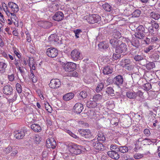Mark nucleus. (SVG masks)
Wrapping results in <instances>:
<instances>
[{"label":"nucleus","instance_id":"nucleus-1","mask_svg":"<svg viewBox=\"0 0 160 160\" xmlns=\"http://www.w3.org/2000/svg\"><path fill=\"white\" fill-rule=\"evenodd\" d=\"M68 147L70 152L76 155L80 154L84 149L82 146L74 143L69 144Z\"/></svg>","mask_w":160,"mask_h":160},{"label":"nucleus","instance_id":"nucleus-2","mask_svg":"<svg viewBox=\"0 0 160 160\" xmlns=\"http://www.w3.org/2000/svg\"><path fill=\"white\" fill-rule=\"evenodd\" d=\"M84 19L90 24H94L99 23L101 20V17L99 15L96 14H89L84 17Z\"/></svg>","mask_w":160,"mask_h":160},{"label":"nucleus","instance_id":"nucleus-3","mask_svg":"<svg viewBox=\"0 0 160 160\" xmlns=\"http://www.w3.org/2000/svg\"><path fill=\"white\" fill-rule=\"evenodd\" d=\"M27 130L25 129H21L14 132L13 134L14 138L18 140L22 139L25 135Z\"/></svg>","mask_w":160,"mask_h":160},{"label":"nucleus","instance_id":"nucleus-4","mask_svg":"<svg viewBox=\"0 0 160 160\" xmlns=\"http://www.w3.org/2000/svg\"><path fill=\"white\" fill-rule=\"evenodd\" d=\"M63 68L66 72H71L76 69V65L73 62H68L63 65Z\"/></svg>","mask_w":160,"mask_h":160},{"label":"nucleus","instance_id":"nucleus-5","mask_svg":"<svg viewBox=\"0 0 160 160\" xmlns=\"http://www.w3.org/2000/svg\"><path fill=\"white\" fill-rule=\"evenodd\" d=\"M71 58L74 61L80 60L82 59L80 52L76 49L73 50L71 53Z\"/></svg>","mask_w":160,"mask_h":160},{"label":"nucleus","instance_id":"nucleus-6","mask_svg":"<svg viewBox=\"0 0 160 160\" xmlns=\"http://www.w3.org/2000/svg\"><path fill=\"white\" fill-rule=\"evenodd\" d=\"M46 54L49 57L54 58L58 54V50L56 48L51 47L47 49Z\"/></svg>","mask_w":160,"mask_h":160},{"label":"nucleus","instance_id":"nucleus-7","mask_svg":"<svg viewBox=\"0 0 160 160\" xmlns=\"http://www.w3.org/2000/svg\"><path fill=\"white\" fill-rule=\"evenodd\" d=\"M91 143L93 147L96 149L100 151H103L104 150L105 147L103 144L98 141H97L96 139L92 140Z\"/></svg>","mask_w":160,"mask_h":160},{"label":"nucleus","instance_id":"nucleus-8","mask_svg":"<svg viewBox=\"0 0 160 160\" xmlns=\"http://www.w3.org/2000/svg\"><path fill=\"white\" fill-rule=\"evenodd\" d=\"M127 46L125 43L122 42L119 43L115 49L116 53H121L125 52L127 51Z\"/></svg>","mask_w":160,"mask_h":160},{"label":"nucleus","instance_id":"nucleus-9","mask_svg":"<svg viewBox=\"0 0 160 160\" xmlns=\"http://www.w3.org/2000/svg\"><path fill=\"white\" fill-rule=\"evenodd\" d=\"M61 85V82L58 79H52L49 84V87L53 89H57Z\"/></svg>","mask_w":160,"mask_h":160},{"label":"nucleus","instance_id":"nucleus-10","mask_svg":"<svg viewBox=\"0 0 160 160\" xmlns=\"http://www.w3.org/2000/svg\"><path fill=\"white\" fill-rule=\"evenodd\" d=\"M123 82V77L121 75H118L113 78V83L118 88H120Z\"/></svg>","mask_w":160,"mask_h":160},{"label":"nucleus","instance_id":"nucleus-11","mask_svg":"<svg viewBox=\"0 0 160 160\" xmlns=\"http://www.w3.org/2000/svg\"><path fill=\"white\" fill-rule=\"evenodd\" d=\"M64 15L63 12L60 11L56 12L52 16V18L54 20L59 22L63 20Z\"/></svg>","mask_w":160,"mask_h":160},{"label":"nucleus","instance_id":"nucleus-12","mask_svg":"<svg viewBox=\"0 0 160 160\" xmlns=\"http://www.w3.org/2000/svg\"><path fill=\"white\" fill-rule=\"evenodd\" d=\"M79 132L82 137L85 138H90L92 137V135L90 130L88 129H80Z\"/></svg>","mask_w":160,"mask_h":160},{"label":"nucleus","instance_id":"nucleus-13","mask_svg":"<svg viewBox=\"0 0 160 160\" xmlns=\"http://www.w3.org/2000/svg\"><path fill=\"white\" fill-rule=\"evenodd\" d=\"M135 38L131 42L132 45L138 48L140 46L139 39H140V34L139 32L135 33L134 34Z\"/></svg>","mask_w":160,"mask_h":160},{"label":"nucleus","instance_id":"nucleus-14","mask_svg":"<svg viewBox=\"0 0 160 160\" xmlns=\"http://www.w3.org/2000/svg\"><path fill=\"white\" fill-rule=\"evenodd\" d=\"M47 147L48 148L54 149L56 146V142L53 138H48L46 141Z\"/></svg>","mask_w":160,"mask_h":160},{"label":"nucleus","instance_id":"nucleus-15","mask_svg":"<svg viewBox=\"0 0 160 160\" xmlns=\"http://www.w3.org/2000/svg\"><path fill=\"white\" fill-rule=\"evenodd\" d=\"M2 91L3 93L6 95H10L12 93V87L9 85H6L3 87Z\"/></svg>","mask_w":160,"mask_h":160},{"label":"nucleus","instance_id":"nucleus-16","mask_svg":"<svg viewBox=\"0 0 160 160\" xmlns=\"http://www.w3.org/2000/svg\"><path fill=\"white\" fill-rule=\"evenodd\" d=\"M83 109V105L80 103H76L73 107L74 111L78 114L81 113Z\"/></svg>","mask_w":160,"mask_h":160},{"label":"nucleus","instance_id":"nucleus-17","mask_svg":"<svg viewBox=\"0 0 160 160\" xmlns=\"http://www.w3.org/2000/svg\"><path fill=\"white\" fill-rule=\"evenodd\" d=\"M8 5L12 12H17L19 10L18 6L15 3L12 2H8Z\"/></svg>","mask_w":160,"mask_h":160},{"label":"nucleus","instance_id":"nucleus-18","mask_svg":"<svg viewBox=\"0 0 160 160\" xmlns=\"http://www.w3.org/2000/svg\"><path fill=\"white\" fill-rule=\"evenodd\" d=\"M107 86V85H106V82L104 81H101L98 82L96 88V91L98 93L101 91L103 88Z\"/></svg>","mask_w":160,"mask_h":160},{"label":"nucleus","instance_id":"nucleus-19","mask_svg":"<svg viewBox=\"0 0 160 160\" xmlns=\"http://www.w3.org/2000/svg\"><path fill=\"white\" fill-rule=\"evenodd\" d=\"M108 156L112 158L118 160L120 157L118 153V152L116 151H108L107 152Z\"/></svg>","mask_w":160,"mask_h":160},{"label":"nucleus","instance_id":"nucleus-20","mask_svg":"<svg viewBox=\"0 0 160 160\" xmlns=\"http://www.w3.org/2000/svg\"><path fill=\"white\" fill-rule=\"evenodd\" d=\"M121 42L120 40L115 38H111L109 42L113 48H116L119 43Z\"/></svg>","mask_w":160,"mask_h":160},{"label":"nucleus","instance_id":"nucleus-21","mask_svg":"<svg viewBox=\"0 0 160 160\" xmlns=\"http://www.w3.org/2000/svg\"><path fill=\"white\" fill-rule=\"evenodd\" d=\"M146 33H142L141 34V42L143 44H148L150 43V39L145 37Z\"/></svg>","mask_w":160,"mask_h":160},{"label":"nucleus","instance_id":"nucleus-22","mask_svg":"<svg viewBox=\"0 0 160 160\" xmlns=\"http://www.w3.org/2000/svg\"><path fill=\"white\" fill-rule=\"evenodd\" d=\"M121 37V33L116 29L114 30L112 32L111 38H115L118 40Z\"/></svg>","mask_w":160,"mask_h":160},{"label":"nucleus","instance_id":"nucleus-23","mask_svg":"<svg viewBox=\"0 0 160 160\" xmlns=\"http://www.w3.org/2000/svg\"><path fill=\"white\" fill-rule=\"evenodd\" d=\"M141 80H142V82H144L145 83L143 84V87L142 88L144 90L148 91L151 88V84L148 83H147V81H146V80L143 78H142L141 79Z\"/></svg>","mask_w":160,"mask_h":160},{"label":"nucleus","instance_id":"nucleus-24","mask_svg":"<svg viewBox=\"0 0 160 160\" xmlns=\"http://www.w3.org/2000/svg\"><path fill=\"white\" fill-rule=\"evenodd\" d=\"M31 128L35 132H40L41 130L40 126L38 124L34 123L31 125Z\"/></svg>","mask_w":160,"mask_h":160},{"label":"nucleus","instance_id":"nucleus-25","mask_svg":"<svg viewBox=\"0 0 160 160\" xmlns=\"http://www.w3.org/2000/svg\"><path fill=\"white\" fill-rule=\"evenodd\" d=\"M98 46L99 48L102 51L105 50L108 47V45L105 42H100L98 44Z\"/></svg>","mask_w":160,"mask_h":160},{"label":"nucleus","instance_id":"nucleus-26","mask_svg":"<svg viewBox=\"0 0 160 160\" xmlns=\"http://www.w3.org/2000/svg\"><path fill=\"white\" fill-rule=\"evenodd\" d=\"M58 37L56 34H52L49 36L48 38L49 42H58Z\"/></svg>","mask_w":160,"mask_h":160},{"label":"nucleus","instance_id":"nucleus-27","mask_svg":"<svg viewBox=\"0 0 160 160\" xmlns=\"http://www.w3.org/2000/svg\"><path fill=\"white\" fill-rule=\"evenodd\" d=\"M74 97V94L73 93L70 92L68 93L63 97V99L65 101H68L72 99Z\"/></svg>","mask_w":160,"mask_h":160},{"label":"nucleus","instance_id":"nucleus-28","mask_svg":"<svg viewBox=\"0 0 160 160\" xmlns=\"http://www.w3.org/2000/svg\"><path fill=\"white\" fill-rule=\"evenodd\" d=\"M97 106V103L93 100L88 101L87 103V106L89 108H93L96 107Z\"/></svg>","mask_w":160,"mask_h":160},{"label":"nucleus","instance_id":"nucleus-29","mask_svg":"<svg viewBox=\"0 0 160 160\" xmlns=\"http://www.w3.org/2000/svg\"><path fill=\"white\" fill-rule=\"evenodd\" d=\"M7 67V64L3 62H0V73H4L5 72Z\"/></svg>","mask_w":160,"mask_h":160},{"label":"nucleus","instance_id":"nucleus-30","mask_svg":"<svg viewBox=\"0 0 160 160\" xmlns=\"http://www.w3.org/2000/svg\"><path fill=\"white\" fill-rule=\"evenodd\" d=\"M102 7L104 10L107 12H110L112 9V8L108 3L103 4Z\"/></svg>","mask_w":160,"mask_h":160},{"label":"nucleus","instance_id":"nucleus-31","mask_svg":"<svg viewBox=\"0 0 160 160\" xmlns=\"http://www.w3.org/2000/svg\"><path fill=\"white\" fill-rule=\"evenodd\" d=\"M150 16L152 18L156 20H158L160 18V14L156 12H151Z\"/></svg>","mask_w":160,"mask_h":160},{"label":"nucleus","instance_id":"nucleus-32","mask_svg":"<svg viewBox=\"0 0 160 160\" xmlns=\"http://www.w3.org/2000/svg\"><path fill=\"white\" fill-rule=\"evenodd\" d=\"M103 74L105 75H108L111 73L112 72V70L109 66L105 67L103 70Z\"/></svg>","mask_w":160,"mask_h":160},{"label":"nucleus","instance_id":"nucleus-33","mask_svg":"<svg viewBox=\"0 0 160 160\" xmlns=\"http://www.w3.org/2000/svg\"><path fill=\"white\" fill-rule=\"evenodd\" d=\"M128 148L125 146H119L118 151L122 153H125L128 152Z\"/></svg>","mask_w":160,"mask_h":160},{"label":"nucleus","instance_id":"nucleus-34","mask_svg":"<svg viewBox=\"0 0 160 160\" xmlns=\"http://www.w3.org/2000/svg\"><path fill=\"white\" fill-rule=\"evenodd\" d=\"M106 92L108 95L112 96H114L115 94L114 93V90L113 88L111 87H108L106 91Z\"/></svg>","mask_w":160,"mask_h":160},{"label":"nucleus","instance_id":"nucleus-35","mask_svg":"<svg viewBox=\"0 0 160 160\" xmlns=\"http://www.w3.org/2000/svg\"><path fill=\"white\" fill-rule=\"evenodd\" d=\"M126 96L127 97L130 99H133L136 97V94L134 92L128 91L126 93Z\"/></svg>","mask_w":160,"mask_h":160},{"label":"nucleus","instance_id":"nucleus-36","mask_svg":"<svg viewBox=\"0 0 160 160\" xmlns=\"http://www.w3.org/2000/svg\"><path fill=\"white\" fill-rule=\"evenodd\" d=\"M139 139H138L136 143H135V147L133 149V150L136 152H138L140 149V144L139 143Z\"/></svg>","mask_w":160,"mask_h":160},{"label":"nucleus","instance_id":"nucleus-37","mask_svg":"<svg viewBox=\"0 0 160 160\" xmlns=\"http://www.w3.org/2000/svg\"><path fill=\"white\" fill-rule=\"evenodd\" d=\"M78 123L80 127L83 128H87L89 126V124L87 122H85L82 121H80L78 122Z\"/></svg>","mask_w":160,"mask_h":160},{"label":"nucleus","instance_id":"nucleus-38","mask_svg":"<svg viewBox=\"0 0 160 160\" xmlns=\"http://www.w3.org/2000/svg\"><path fill=\"white\" fill-rule=\"evenodd\" d=\"M98 137L97 138L98 140V141H105L106 140L103 134L102 133L101 134H99L98 135Z\"/></svg>","mask_w":160,"mask_h":160},{"label":"nucleus","instance_id":"nucleus-39","mask_svg":"<svg viewBox=\"0 0 160 160\" xmlns=\"http://www.w3.org/2000/svg\"><path fill=\"white\" fill-rule=\"evenodd\" d=\"M102 98V96L99 94H97L94 95L92 98V100L96 102L97 101L100 100Z\"/></svg>","mask_w":160,"mask_h":160},{"label":"nucleus","instance_id":"nucleus-40","mask_svg":"<svg viewBox=\"0 0 160 160\" xmlns=\"http://www.w3.org/2000/svg\"><path fill=\"white\" fill-rule=\"evenodd\" d=\"M145 66L148 69L150 70L154 68L155 65L154 62H151L147 64Z\"/></svg>","mask_w":160,"mask_h":160},{"label":"nucleus","instance_id":"nucleus-41","mask_svg":"<svg viewBox=\"0 0 160 160\" xmlns=\"http://www.w3.org/2000/svg\"><path fill=\"white\" fill-rule=\"evenodd\" d=\"M110 151L118 152V151L119 147L118 148V146L116 144H112L110 146Z\"/></svg>","mask_w":160,"mask_h":160},{"label":"nucleus","instance_id":"nucleus-42","mask_svg":"<svg viewBox=\"0 0 160 160\" xmlns=\"http://www.w3.org/2000/svg\"><path fill=\"white\" fill-rule=\"evenodd\" d=\"M79 95L81 96L82 98L84 99L87 97L88 93L86 91L83 90L80 92L79 93Z\"/></svg>","mask_w":160,"mask_h":160},{"label":"nucleus","instance_id":"nucleus-43","mask_svg":"<svg viewBox=\"0 0 160 160\" xmlns=\"http://www.w3.org/2000/svg\"><path fill=\"white\" fill-rule=\"evenodd\" d=\"M12 150V148L9 146L7 148H4L3 149V152L6 154L10 153Z\"/></svg>","mask_w":160,"mask_h":160},{"label":"nucleus","instance_id":"nucleus-44","mask_svg":"<svg viewBox=\"0 0 160 160\" xmlns=\"http://www.w3.org/2000/svg\"><path fill=\"white\" fill-rule=\"evenodd\" d=\"M16 90L18 93H20L22 92V87L21 85L17 83L16 85Z\"/></svg>","mask_w":160,"mask_h":160},{"label":"nucleus","instance_id":"nucleus-45","mask_svg":"<svg viewBox=\"0 0 160 160\" xmlns=\"http://www.w3.org/2000/svg\"><path fill=\"white\" fill-rule=\"evenodd\" d=\"M64 131L66 132L70 136L73 138H74L76 139L78 138V137L76 135L73 133L69 130L65 129Z\"/></svg>","mask_w":160,"mask_h":160},{"label":"nucleus","instance_id":"nucleus-46","mask_svg":"<svg viewBox=\"0 0 160 160\" xmlns=\"http://www.w3.org/2000/svg\"><path fill=\"white\" fill-rule=\"evenodd\" d=\"M45 106L46 110L49 112H51L52 111V109L51 107L49 105L48 103H47L45 104Z\"/></svg>","mask_w":160,"mask_h":160},{"label":"nucleus","instance_id":"nucleus-47","mask_svg":"<svg viewBox=\"0 0 160 160\" xmlns=\"http://www.w3.org/2000/svg\"><path fill=\"white\" fill-rule=\"evenodd\" d=\"M73 32L75 33L76 38H77L79 37V34L82 32V30L81 29H77L74 30Z\"/></svg>","mask_w":160,"mask_h":160},{"label":"nucleus","instance_id":"nucleus-48","mask_svg":"<svg viewBox=\"0 0 160 160\" xmlns=\"http://www.w3.org/2000/svg\"><path fill=\"white\" fill-rule=\"evenodd\" d=\"M121 57V55L120 53H117V54L113 53L112 55V59L113 60H117L119 58Z\"/></svg>","mask_w":160,"mask_h":160},{"label":"nucleus","instance_id":"nucleus-49","mask_svg":"<svg viewBox=\"0 0 160 160\" xmlns=\"http://www.w3.org/2000/svg\"><path fill=\"white\" fill-rule=\"evenodd\" d=\"M133 15L135 17H139L140 16V11L138 10H135L133 13Z\"/></svg>","mask_w":160,"mask_h":160},{"label":"nucleus","instance_id":"nucleus-50","mask_svg":"<svg viewBox=\"0 0 160 160\" xmlns=\"http://www.w3.org/2000/svg\"><path fill=\"white\" fill-rule=\"evenodd\" d=\"M35 142L37 143H39L40 141V138L38 135H36L34 137Z\"/></svg>","mask_w":160,"mask_h":160},{"label":"nucleus","instance_id":"nucleus-51","mask_svg":"<svg viewBox=\"0 0 160 160\" xmlns=\"http://www.w3.org/2000/svg\"><path fill=\"white\" fill-rule=\"evenodd\" d=\"M113 83V79L112 80L110 78H108L106 81V85H109Z\"/></svg>","mask_w":160,"mask_h":160},{"label":"nucleus","instance_id":"nucleus-52","mask_svg":"<svg viewBox=\"0 0 160 160\" xmlns=\"http://www.w3.org/2000/svg\"><path fill=\"white\" fill-rule=\"evenodd\" d=\"M8 78L9 80L11 82H12L14 80V76L13 74L8 75Z\"/></svg>","mask_w":160,"mask_h":160},{"label":"nucleus","instance_id":"nucleus-53","mask_svg":"<svg viewBox=\"0 0 160 160\" xmlns=\"http://www.w3.org/2000/svg\"><path fill=\"white\" fill-rule=\"evenodd\" d=\"M152 28H154L156 29L159 28V25L156 22L154 23H152Z\"/></svg>","mask_w":160,"mask_h":160},{"label":"nucleus","instance_id":"nucleus-54","mask_svg":"<svg viewBox=\"0 0 160 160\" xmlns=\"http://www.w3.org/2000/svg\"><path fill=\"white\" fill-rule=\"evenodd\" d=\"M14 52V54L18 58H21V55L18 50H15Z\"/></svg>","mask_w":160,"mask_h":160},{"label":"nucleus","instance_id":"nucleus-55","mask_svg":"<svg viewBox=\"0 0 160 160\" xmlns=\"http://www.w3.org/2000/svg\"><path fill=\"white\" fill-rule=\"evenodd\" d=\"M18 96V95L17 93H15L14 96L10 100V102H13L16 100L17 99V97Z\"/></svg>","mask_w":160,"mask_h":160},{"label":"nucleus","instance_id":"nucleus-56","mask_svg":"<svg viewBox=\"0 0 160 160\" xmlns=\"http://www.w3.org/2000/svg\"><path fill=\"white\" fill-rule=\"evenodd\" d=\"M153 46H150L148 48H147L145 50V51L146 52L148 53L153 48Z\"/></svg>","mask_w":160,"mask_h":160},{"label":"nucleus","instance_id":"nucleus-57","mask_svg":"<svg viewBox=\"0 0 160 160\" xmlns=\"http://www.w3.org/2000/svg\"><path fill=\"white\" fill-rule=\"evenodd\" d=\"M72 72L70 73V76H73L74 77H77L78 75V74L77 72H76V71H73Z\"/></svg>","mask_w":160,"mask_h":160},{"label":"nucleus","instance_id":"nucleus-58","mask_svg":"<svg viewBox=\"0 0 160 160\" xmlns=\"http://www.w3.org/2000/svg\"><path fill=\"white\" fill-rule=\"evenodd\" d=\"M134 59L137 62H139L140 61V55H135L134 57Z\"/></svg>","mask_w":160,"mask_h":160},{"label":"nucleus","instance_id":"nucleus-59","mask_svg":"<svg viewBox=\"0 0 160 160\" xmlns=\"http://www.w3.org/2000/svg\"><path fill=\"white\" fill-rule=\"evenodd\" d=\"M3 9L5 11V12H6V14L8 16H9L10 15V12L9 11L8 7H6L5 8H3Z\"/></svg>","mask_w":160,"mask_h":160},{"label":"nucleus","instance_id":"nucleus-60","mask_svg":"<svg viewBox=\"0 0 160 160\" xmlns=\"http://www.w3.org/2000/svg\"><path fill=\"white\" fill-rule=\"evenodd\" d=\"M57 0H49V1L51 2H52V4L54 5L55 4V6H58V4L57 3V2L56 1Z\"/></svg>","mask_w":160,"mask_h":160},{"label":"nucleus","instance_id":"nucleus-61","mask_svg":"<svg viewBox=\"0 0 160 160\" xmlns=\"http://www.w3.org/2000/svg\"><path fill=\"white\" fill-rule=\"evenodd\" d=\"M108 50V56H111L112 54L113 53V49L112 48H109V49Z\"/></svg>","mask_w":160,"mask_h":160},{"label":"nucleus","instance_id":"nucleus-62","mask_svg":"<svg viewBox=\"0 0 160 160\" xmlns=\"http://www.w3.org/2000/svg\"><path fill=\"white\" fill-rule=\"evenodd\" d=\"M134 157L136 159H140V154L139 153H136L134 155Z\"/></svg>","mask_w":160,"mask_h":160},{"label":"nucleus","instance_id":"nucleus-63","mask_svg":"<svg viewBox=\"0 0 160 160\" xmlns=\"http://www.w3.org/2000/svg\"><path fill=\"white\" fill-rule=\"evenodd\" d=\"M27 41L28 42H30L31 41L30 35L29 33H28L27 34Z\"/></svg>","mask_w":160,"mask_h":160},{"label":"nucleus","instance_id":"nucleus-64","mask_svg":"<svg viewBox=\"0 0 160 160\" xmlns=\"http://www.w3.org/2000/svg\"><path fill=\"white\" fill-rule=\"evenodd\" d=\"M144 133L146 135H149L150 133V132L149 129H146L144 130Z\"/></svg>","mask_w":160,"mask_h":160}]
</instances>
